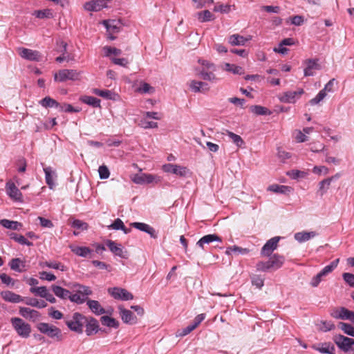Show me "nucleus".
I'll return each mask as SVG.
<instances>
[{
	"label": "nucleus",
	"instance_id": "nucleus-1",
	"mask_svg": "<svg viewBox=\"0 0 354 354\" xmlns=\"http://www.w3.org/2000/svg\"><path fill=\"white\" fill-rule=\"evenodd\" d=\"M87 321V317L80 313H74L65 317V324L68 328L78 334L83 333V328Z\"/></svg>",
	"mask_w": 354,
	"mask_h": 354
},
{
	"label": "nucleus",
	"instance_id": "nucleus-2",
	"mask_svg": "<svg viewBox=\"0 0 354 354\" xmlns=\"http://www.w3.org/2000/svg\"><path fill=\"white\" fill-rule=\"evenodd\" d=\"M10 322L18 335L23 338H27L30 336L31 326L29 324L19 317L11 318Z\"/></svg>",
	"mask_w": 354,
	"mask_h": 354
},
{
	"label": "nucleus",
	"instance_id": "nucleus-3",
	"mask_svg": "<svg viewBox=\"0 0 354 354\" xmlns=\"http://www.w3.org/2000/svg\"><path fill=\"white\" fill-rule=\"evenodd\" d=\"M131 180L134 183L138 185L150 184L152 183L158 184L161 182L162 178L158 176L144 173L135 174Z\"/></svg>",
	"mask_w": 354,
	"mask_h": 354
},
{
	"label": "nucleus",
	"instance_id": "nucleus-4",
	"mask_svg": "<svg viewBox=\"0 0 354 354\" xmlns=\"http://www.w3.org/2000/svg\"><path fill=\"white\" fill-rule=\"evenodd\" d=\"M80 73L76 70L62 69L59 71L54 75L55 81L65 82L66 80H77L80 79Z\"/></svg>",
	"mask_w": 354,
	"mask_h": 354
},
{
	"label": "nucleus",
	"instance_id": "nucleus-5",
	"mask_svg": "<svg viewBox=\"0 0 354 354\" xmlns=\"http://www.w3.org/2000/svg\"><path fill=\"white\" fill-rule=\"evenodd\" d=\"M37 328L43 334L46 335L50 338L61 337V330L54 325L48 323L41 322L37 325Z\"/></svg>",
	"mask_w": 354,
	"mask_h": 354
},
{
	"label": "nucleus",
	"instance_id": "nucleus-6",
	"mask_svg": "<svg viewBox=\"0 0 354 354\" xmlns=\"http://www.w3.org/2000/svg\"><path fill=\"white\" fill-rule=\"evenodd\" d=\"M165 172L171 173L180 177H187L191 175L189 169L184 166L174 164H165L162 166Z\"/></svg>",
	"mask_w": 354,
	"mask_h": 354
},
{
	"label": "nucleus",
	"instance_id": "nucleus-7",
	"mask_svg": "<svg viewBox=\"0 0 354 354\" xmlns=\"http://www.w3.org/2000/svg\"><path fill=\"white\" fill-rule=\"evenodd\" d=\"M17 51L21 58L28 61L40 62L42 58L41 53L38 50L20 47Z\"/></svg>",
	"mask_w": 354,
	"mask_h": 354
},
{
	"label": "nucleus",
	"instance_id": "nucleus-8",
	"mask_svg": "<svg viewBox=\"0 0 354 354\" xmlns=\"http://www.w3.org/2000/svg\"><path fill=\"white\" fill-rule=\"evenodd\" d=\"M108 292L115 299L129 301L133 299L130 292L122 288H110L108 289Z\"/></svg>",
	"mask_w": 354,
	"mask_h": 354
},
{
	"label": "nucleus",
	"instance_id": "nucleus-9",
	"mask_svg": "<svg viewBox=\"0 0 354 354\" xmlns=\"http://www.w3.org/2000/svg\"><path fill=\"white\" fill-rule=\"evenodd\" d=\"M333 340L336 345L343 351L348 352L352 350V346L354 345V339L345 337L342 335H335Z\"/></svg>",
	"mask_w": 354,
	"mask_h": 354
},
{
	"label": "nucleus",
	"instance_id": "nucleus-10",
	"mask_svg": "<svg viewBox=\"0 0 354 354\" xmlns=\"http://www.w3.org/2000/svg\"><path fill=\"white\" fill-rule=\"evenodd\" d=\"M304 93L303 88H299L296 91H288L279 97V100L283 103H295Z\"/></svg>",
	"mask_w": 354,
	"mask_h": 354
},
{
	"label": "nucleus",
	"instance_id": "nucleus-11",
	"mask_svg": "<svg viewBox=\"0 0 354 354\" xmlns=\"http://www.w3.org/2000/svg\"><path fill=\"white\" fill-rule=\"evenodd\" d=\"M6 193L15 201L23 202V195L20 190L12 182H8L6 185Z\"/></svg>",
	"mask_w": 354,
	"mask_h": 354
},
{
	"label": "nucleus",
	"instance_id": "nucleus-12",
	"mask_svg": "<svg viewBox=\"0 0 354 354\" xmlns=\"http://www.w3.org/2000/svg\"><path fill=\"white\" fill-rule=\"evenodd\" d=\"M280 239V236H274L268 240L261 249V255L266 257L270 256L272 252L277 249Z\"/></svg>",
	"mask_w": 354,
	"mask_h": 354
},
{
	"label": "nucleus",
	"instance_id": "nucleus-13",
	"mask_svg": "<svg viewBox=\"0 0 354 354\" xmlns=\"http://www.w3.org/2000/svg\"><path fill=\"white\" fill-rule=\"evenodd\" d=\"M131 225L136 229L148 234L151 238L157 239L158 235L155 229L149 224L140 222L131 223Z\"/></svg>",
	"mask_w": 354,
	"mask_h": 354
},
{
	"label": "nucleus",
	"instance_id": "nucleus-14",
	"mask_svg": "<svg viewBox=\"0 0 354 354\" xmlns=\"http://www.w3.org/2000/svg\"><path fill=\"white\" fill-rule=\"evenodd\" d=\"M131 225L136 229L148 234L151 238L157 239L158 235L155 229L149 224L140 222L131 223Z\"/></svg>",
	"mask_w": 354,
	"mask_h": 354
},
{
	"label": "nucleus",
	"instance_id": "nucleus-15",
	"mask_svg": "<svg viewBox=\"0 0 354 354\" xmlns=\"http://www.w3.org/2000/svg\"><path fill=\"white\" fill-rule=\"evenodd\" d=\"M19 314L23 317L32 322L37 321L41 317V314L39 311L26 307H20Z\"/></svg>",
	"mask_w": 354,
	"mask_h": 354
},
{
	"label": "nucleus",
	"instance_id": "nucleus-16",
	"mask_svg": "<svg viewBox=\"0 0 354 354\" xmlns=\"http://www.w3.org/2000/svg\"><path fill=\"white\" fill-rule=\"evenodd\" d=\"M106 246L115 255L123 259H127V252L123 251V248L120 244H118L113 241L108 240L106 242Z\"/></svg>",
	"mask_w": 354,
	"mask_h": 354
},
{
	"label": "nucleus",
	"instance_id": "nucleus-17",
	"mask_svg": "<svg viewBox=\"0 0 354 354\" xmlns=\"http://www.w3.org/2000/svg\"><path fill=\"white\" fill-rule=\"evenodd\" d=\"M103 24L109 33H118L122 28V24L120 20H104Z\"/></svg>",
	"mask_w": 354,
	"mask_h": 354
},
{
	"label": "nucleus",
	"instance_id": "nucleus-18",
	"mask_svg": "<svg viewBox=\"0 0 354 354\" xmlns=\"http://www.w3.org/2000/svg\"><path fill=\"white\" fill-rule=\"evenodd\" d=\"M1 296L6 301L13 304H18L24 301V297L10 290L2 291Z\"/></svg>",
	"mask_w": 354,
	"mask_h": 354
},
{
	"label": "nucleus",
	"instance_id": "nucleus-19",
	"mask_svg": "<svg viewBox=\"0 0 354 354\" xmlns=\"http://www.w3.org/2000/svg\"><path fill=\"white\" fill-rule=\"evenodd\" d=\"M214 241L222 242V239L216 234H210L203 236L196 243V245L204 250L205 244H209Z\"/></svg>",
	"mask_w": 354,
	"mask_h": 354
},
{
	"label": "nucleus",
	"instance_id": "nucleus-20",
	"mask_svg": "<svg viewBox=\"0 0 354 354\" xmlns=\"http://www.w3.org/2000/svg\"><path fill=\"white\" fill-rule=\"evenodd\" d=\"M312 348L322 353L335 354V347L330 343L324 342L312 345Z\"/></svg>",
	"mask_w": 354,
	"mask_h": 354
},
{
	"label": "nucleus",
	"instance_id": "nucleus-21",
	"mask_svg": "<svg viewBox=\"0 0 354 354\" xmlns=\"http://www.w3.org/2000/svg\"><path fill=\"white\" fill-rule=\"evenodd\" d=\"M84 326H86V333L88 336L97 333L99 330L98 322L92 317H87V321Z\"/></svg>",
	"mask_w": 354,
	"mask_h": 354
},
{
	"label": "nucleus",
	"instance_id": "nucleus-22",
	"mask_svg": "<svg viewBox=\"0 0 354 354\" xmlns=\"http://www.w3.org/2000/svg\"><path fill=\"white\" fill-rule=\"evenodd\" d=\"M120 315L122 318V320L126 323L129 324H133L136 322V317L133 315V313L129 310H127L122 307H119Z\"/></svg>",
	"mask_w": 354,
	"mask_h": 354
},
{
	"label": "nucleus",
	"instance_id": "nucleus-23",
	"mask_svg": "<svg viewBox=\"0 0 354 354\" xmlns=\"http://www.w3.org/2000/svg\"><path fill=\"white\" fill-rule=\"evenodd\" d=\"M45 173L46 183L50 189H53L55 185V180L57 177L55 171L50 167H46L44 168Z\"/></svg>",
	"mask_w": 354,
	"mask_h": 354
},
{
	"label": "nucleus",
	"instance_id": "nucleus-24",
	"mask_svg": "<svg viewBox=\"0 0 354 354\" xmlns=\"http://www.w3.org/2000/svg\"><path fill=\"white\" fill-rule=\"evenodd\" d=\"M86 304L90 310L97 315H100L109 313L102 307L98 301L88 299Z\"/></svg>",
	"mask_w": 354,
	"mask_h": 354
},
{
	"label": "nucleus",
	"instance_id": "nucleus-25",
	"mask_svg": "<svg viewBox=\"0 0 354 354\" xmlns=\"http://www.w3.org/2000/svg\"><path fill=\"white\" fill-rule=\"evenodd\" d=\"M189 87L192 89V91L195 93H205L208 91L209 89V87L207 83L196 80H192L190 82Z\"/></svg>",
	"mask_w": 354,
	"mask_h": 354
},
{
	"label": "nucleus",
	"instance_id": "nucleus-26",
	"mask_svg": "<svg viewBox=\"0 0 354 354\" xmlns=\"http://www.w3.org/2000/svg\"><path fill=\"white\" fill-rule=\"evenodd\" d=\"M317 235V233L314 231H311V232L303 231V232L295 233L294 235V238L299 243H303V242H306V241L310 240V239L315 237Z\"/></svg>",
	"mask_w": 354,
	"mask_h": 354
},
{
	"label": "nucleus",
	"instance_id": "nucleus-27",
	"mask_svg": "<svg viewBox=\"0 0 354 354\" xmlns=\"http://www.w3.org/2000/svg\"><path fill=\"white\" fill-rule=\"evenodd\" d=\"M305 64L306 65L304 68L305 76H313L314 75V71L319 69V66L315 59H308Z\"/></svg>",
	"mask_w": 354,
	"mask_h": 354
},
{
	"label": "nucleus",
	"instance_id": "nucleus-28",
	"mask_svg": "<svg viewBox=\"0 0 354 354\" xmlns=\"http://www.w3.org/2000/svg\"><path fill=\"white\" fill-rule=\"evenodd\" d=\"M215 71L207 70L205 68H200L198 70V75L204 80L214 82L217 80L214 72Z\"/></svg>",
	"mask_w": 354,
	"mask_h": 354
},
{
	"label": "nucleus",
	"instance_id": "nucleus-29",
	"mask_svg": "<svg viewBox=\"0 0 354 354\" xmlns=\"http://www.w3.org/2000/svg\"><path fill=\"white\" fill-rule=\"evenodd\" d=\"M249 39L245 38L239 34H234L229 37L228 42L232 46H244Z\"/></svg>",
	"mask_w": 354,
	"mask_h": 354
},
{
	"label": "nucleus",
	"instance_id": "nucleus-30",
	"mask_svg": "<svg viewBox=\"0 0 354 354\" xmlns=\"http://www.w3.org/2000/svg\"><path fill=\"white\" fill-rule=\"evenodd\" d=\"M51 288L54 294L62 299H68L70 297L71 292L61 286L53 285Z\"/></svg>",
	"mask_w": 354,
	"mask_h": 354
},
{
	"label": "nucleus",
	"instance_id": "nucleus-31",
	"mask_svg": "<svg viewBox=\"0 0 354 354\" xmlns=\"http://www.w3.org/2000/svg\"><path fill=\"white\" fill-rule=\"evenodd\" d=\"M9 266L11 270L18 272H22L25 267V263L19 258H14L10 260Z\"/></svg>",
	"mask_w": 354,
	"mask_h": 354
},
{
	"label": "nucleus",
	"instance_id": "nucleus-32",
	"mask_svg": "<svg viewBox=\"0 0 354 354\" xmlns=\"http://www.w3.org/2000/svg\"><path fill=\"white\" fill-rule=\"evenodd\" d=\"M346 311H348V309L344 307L335 308L330 312V316L335 319L347 320V318L349 317L347 315Z\"/></svg>",
	"mask_w": 354,
	"mask_h": 354
},
{
	"label": "nucleus",
	"instance_id": "nucleus-33",
	"mask_svg": "<svg viewBox=\"0 0 354 354\" xmlns=\"http://www.w3.org/2000/svg\"><path fill=\"white\" fill-rule=\"evenodd\" d=\"M232 252H234L235 254L245 255L250 252V250L248 248H243L237 245L227 247L225 250V254L229 256Z\"/></svg>",
	"mask_w": 354,
	"mask_h": 354
},
{
	"label": "nucleus",
	"instance_id": "nucleus-34",
	"mask_svg": "<svg viewBox=\"0 0 354 354\" xmlns=\"http://www.w3.org/2000/svg\"><path fill=\"white\" fill-rule=\"evenodd\" d=\"M0 224L7 229L19 230L22 227V224L17 221H10L8 219H2L0 221Z\"/></svg>",
	"mask_w": 354,
	"mask_h": 354
},
{
	"label": "nucleus",
	"instance_id": "nucleus-35",
	"mask_svg": "<svg viewBox=\"0 0 354 354\" xmlns=\"http://www.w3.org/2000/svg\"><path fill=\"white\" fill-rule=\"evenodd\" d=\"M24 302L28 306H31L38 308H44L47 306V303L45 301H39L35 298H24Z\"/></svg>",
	"mask_w": 354,
	"mask_h": 354
},
{
	"label": "nucleus",
	"instance_id": "nucleus-36",
	"mask_svg": "<svg viewBox=\"0 0 354 354\" xmlns=\"http://www.w3.org/2000/svg\"><path fill=\"white\" fill-rule=\"evenodd\" d=\"M100 321L104 326L114 328L119 327V322L109 316L104 315L101 317Z\"/></svg>",
	"mask_w": 354,
	"mask_h": 354
},
{
	"label": "nucleus",
	"instance_id": "nucleus-37",
	"mask_svg": "<svg viewBox=\"0 0 354 354\" xmlns=\"http://www.w3.org/2000/svg\"><path fill=\"white\" fill-rule=\"evenodd\" d=\"M70 248L74 254L82 257H86L91 252V250L88 247L71 246Z\"/></svg>",
	"mask_w": 354,
	"mask_h": 354
},
{
	"label": "nucleus",
	"instance_id": "nucleus-38",
	"mask_svg": "<svg viewBox=\"0 0 354 354\" xmlns=\"http://www.w3.org/2000/svg\"><path fill=\"white\" fill-rule=\"evenodd\" d=\"M334 178H337V176L335 175V176L326 178L319 183V192H320L321 196H323L329 189L331 182Z\"/></svg>",
	"mask_w": 354,
	"mask_h": 354
},
{
	"label": "nucleus",
	"instance_id": "nucleus-39",
	"mask_svg": "<svg viewBox=\"0 0 354 354\" xmlns=\"http://www.w3.org/2000/svg\"><path fill=\"white\" fill-rule=\"evenodd\" d=\"M39 104L45 108L55 107L59 109L60 104L49 96H46L39 101Z\"/></svg>",
	"mask_w": 354,
	"mask_h": 354
},
{
	"label": "nucleus",
	"instance_id": "nucleus-40",
	"mask_svg": "<svg viewBox=\"0 0 354 354\" xmlns=\"http://www.w3.org/2000/svg\"><path fill=\"white\" fill-rule=\"evenodd\" d=\"M223 135H227L232 140V141L237 146V147H241L245 144L243 140L241 138V137L237 134H235L233 132H231L228 130H225V132H223Z\"/></svg>",
	"mask_w": 354,
	"mask_h": 354
},
{
	"label": "nucleus",
	"instance_id": "nucleus-41",
	"mask_svg": "<svg viewBox=\"0 0 354 354\" xmlns=\"http://www.w3.org/2000/svg\"><path fill=\"white\" fill-rule=\"evenodd\" d=\"M269 259L271 261L273 270H277L281 268L284 262V258L277 254H274Z\"/></svg>",
	"mask_w": 354,
	"mask_h": 354
},
{
	"label": "nucleus",
	"instance_id": "nucleus-42",
	"mask_svg": "<svg viewBox=\"0 0 354 354\" xmlns=\"http://www.w3.org/2000/svg\"><path fill=\"white\" fill-rule=\"evenodd\" d=\"M32 15L39 19H50L53 17V12L50 9L35 10Z\"/></svg>",
	"mask_w": 354,
	"mask_h": 354
},
{
	"label": "nucleus",
	"instance_id": "nucleus-43",
	"mask_svg": "<svg viewBox=\"0 0 354 354\" xmlns=\"http://www.w3.org/2000/svg\"><path fill=\"white\" fill-rule=\"evenodd\" d=\"M250 111L257 115H266L271 114V111L270 110L260 105H254L250 106Z\"/></svg>",
	"mask_w": 354,
	"mask_h": 354
},
{
	"label": "nucleus",
	"instance_id": "nucleus-44",
	"mask_svg": "<svg viewBox=\"0 0 354 354\" xmlns=\"http://www.w3.org/2000/svg\"><path fill=\"white\" fill-rule=\"evenodd\" d=\"M10 236V239L15 240L16 242L21 245H26L28 246H32L33 245L32 242L27 240L23 235L17 234L16 233H11Z\"/></svg>",
	"mask_w": 354,
	"mask_h": 354
},
{
	"label": "nucleus",
	"instance_id": "nucleus-45",
	"mask_svg": "<svg viewBox=\"0 0 354 354\" xmlns=\"http://www.w3.org/2000/svg\"><path fill=\"white\" fill-rule=\"evenodd\" d=\"M196 17L201 22L209 21L214 19L213 15L208 10L197 12Z\"/></svg>",
	"mask_w": 354,
	"mask_h": 354
},
{
	"label": "nucleus",
	"instance_id": "nucleus-46",
	"mask_svg": "<svg viewBox=\"0 0 354 354\" xmlns=\"http://www.w3.org/2000/svg\"><path fill=\"white\" fill-rule=\"evenodd\" d=\"M339 261V259L334 260L329 265L325 266L319 272L323 277L326 276L327 274L330 273L335 268H337Z\"/></svg>",
	"mask_w": 354,
	"mask_h": 354
},
{
	"label": "nucleus",
	"instance_id": "nucleus-47",
	"mask_svg": "<svg viewBox=\"0 0 354 354\" xmlns=\"http://www.w3.org/2000/svg\"><path fill=\"white\" fill-rule=\"evenodd\" d=\"M82 100L84 103L91 105L93 107L100 106V100L97 97L93 96H84Z\"/></svg>",
	"mask_w": 354,
	"mask_h": 354
},
{
	"label": "nucleus",
	"instance_id": "nucleus-48",
	"mask_svg": "<svg viewBox=\"0 0 354 354\" xmlns=\"http://www.w3.org/2000/svg\"><path fill=\"white\" fill-rule=\"evenodd\" d=\"M224 69L227 71L231 72L234 74H239L241 75L244 73L242 67L236 66L234 64H231L229 63L225 64Z\"/></svg>",
	"mask_w": 354,
	"mask_h": 354
},
{
	"label": "nucleus",
	"instance_id": "nucleus-49",
	"mask_svg": "<svg viewBox=\"0 0 354 354\" xmlns=\"http://www.w3.org/2000/svg\"><path fill=\"white\" fill-rule=\"evenodd\" d=\"M257 270L261 272H266L270 270H273L271 261L268 259L266 261H259L256 266Z\"/></svg>",
	"mask_w": 354,
	"mask_h": 354
},
{
	"label": "nucleus",
	"instance_id": "nucleus-50",
	"mask_svg": "<svg viewBox=\"0 0 354 354\" xmlns=\"http://www.w3.org/2000/svg\"><path fill=\"white\" fill-rule=\"evenodd\" d=\"M30 291L41 297L44 298L46 296L48 290L46 286H40V287H32L30 289Z\"/></svg>",
	"mask_w": 354,
	"mask_h": 354
},
{
	"label": "nucleus",
	"instance_id": "nucleus-51",
	"mask_svg": "<svg viewBox=\"0 0 354 354\" xmlns=\"http://www.w3.org/2000/svg\"><path fill=\"white\" fill-rule=\"evenodd\" d=\"M74 286L77 288L76 291L84 297H86L92 294V290L88 286L78 283L75 284Z\"/></svg>",
	"mask_w": 354,
	"mask_h": 354
},
{
	"label": "nucleus",
	"instance_id": "nucleus-52",
	"mask_svg": "<svg viewBox=\"0 0 354 354\" xmlns=\"http://www.w3.org/2000/svg\"><path fill=\"white\" fill-rule=\"evenodd\" d=\"M139 126L145 129H155L158 127V123L152 121H148L145 118L140 120Z\"/></svg>",
	"mask_w": 354,
	"mask_h": 354
},
{
	"label": "nucleus",
	"instance_id": "nucleus-53",
	"mask_svg": "<svg viewBox=\"0 0 354 354\" xmlns=\"http://www.w3.org/2000/svg\"><path fill=\"white\" fill-rule=\"evenodd\" d=\"M40 265L41 267L46 266L50 268L60 270L62 271L65 270V267L64 265H62L60 263L55 262V261H50V262L46 261L44 263H41Z\"/></svg>",
	"mask_w": 354,
	"mask_h": 354
},
{
	"label": "nucleus",
	"instance_id": "nucleus-54",
	"mask_svg": "<svg viewBox=\"0 0 354 354\" xmlns=\"http://www.w3.org/2000/svg\"><path fill=\"white\" fill-rule=\"evenodd\" d=\"M72 302H75L77 304H82L84 303L85 301L87 302V297H82L80 294H79L77 292L75 294H71L70 293V297L68 298Z\"/></svg>",
	"mask_w": 354,
	"mask_h": 354
},
{
	"label": "nucleus",
	"instance_id": "nucleus-55",
	"mask_svg": "<svg viewBox=\"0 0 354 354\" xmlns=\"http://www.w3.org/2000/svg\"><path fill=\"white\" fill-rule=\"evenodd\" d=\"M268 190L275 193L285 194L290 190V187L285 185H272L268 187Z\"/></svg>",
	"mask_w": 354,
	"mask_h": 354
},
{
	"label": "nucleus",
	"instance_id": "nucleus-56",
	"mask_svg": "<svg viewBox=\"0 0 354 354\" xmlns=\"http://www.w3.org/2000/svg\"><path fill=\"white\" fill-rule=\"evenodd\" d=\"M339 328L347 335L354 337V327L349 324L340 322Z\"/></svg>",
	"mask_w": 354,
	"mask_h": 354
},
{
	"label": "nucleus",
	"instance_id": "nucleus-57",
	"mask_svg": "<svg viewBox=\"0 0 354 354\" xmlns=\"http://www.w3.org/2000/svg\"><path fill=\"white\" fill-rule=\"evenodd\" d=\"M93 93L105 99H112L113 93L109 90L93 89Z\"/></svg>",
	"mask_w": 354,
	"mask_h": 354
},
{
	"label": "nucleus",
	"instance_id": "nucleus-58",
	"mask_svg": "<svg viewBox=\"0 0 354 354\" xmlns=\"http://www.w3.org/2000/svg\"><path fill=\"white\" fill-rule=\"evenodd\" d=\"M103 49L105 53V55L107 57L110 56L111 54L119 55L122 53V50L120 49L115 47L104 46Z\"/></svg>",
	"mask_w": 354,
	"mask_h": 354
},
{
	"label": "nucleus",
	"instance_id": "nucleus-59",
	"mask_svg": "<svg viewBox=\"0 0 354 354\" xmlns=\"http://www.w3.org/2000/svg\"><path fill=\"white\" fill-rule=\"evenodd\" d=\"M100 179H107L110 176V172L106 165H101L98 169Z\"/></svg>",
	"mask_w": 354,
	"mask_h": 354
},
{
	"label": "nucleus",
	"instance_id": "nucleus-60",
	"mask_svg": "<svg viewBox=\"0 0 354 354\" xmlns=\"http://www.w3.org/2000/svg\"><path fill=\"white\" fill-rule=\"evenodd\" d=\"M326 96V93H324V91H320L314 98L310 100L309 102L311 105H316L323 100Z\"/></svg>",
	"mask_w": 354,
	"mask_h": 354
},
{
	"label": "nucleus",
	"instance_id": "nucleus-61",
	"mask_svg": "<svg viewBox=\"0 0 354 354\" xmlns=\"http://www.w3.org/2000/svg\"><path fill=\"white\" fill-rule=\"evenodd\" d=\"M71 226L75 229L84 230L88 228V224L80 220L75 219L72 222Z\"/></svg>",
	"mask_w": 354,
	"mask_h": 354
},
{
	"label": "nucleus",
	"instance_id": "nucleus-62",
	"mask_svg": "<svg viewBox=\"0 0 354 354\" xmlns=\"http://www.w3.org/2000/svg\"><path fill=\"white\" fill-rule=\"evenodd\" d=\"M153 88L148 83H142L141 87L137 88V91L141 93H149L153 91Z\"/></svg>",
	"mask_w": 354,
	"mask_h": 354
},
{
	"label": "nucleus",
	"instance_id": "nucleus-63",
	"mask_svg": "<svg viewBox=\"0 0 354 354\" xmlns=\"http://www.w3.org/2000/svg\"><path fill=\"white\" fill-rule=\"evenodd\" d=\"M342 277L345 282L350 286L354 287V274L348 272H345L342 274Z\"/></svg>",
	"mask_w": 354,
	"mask_h": 354
},
{
	"label": "nucleus",
	"instance_id": "nucleus-64",
	"mask_svg": "<svg viewBox=\"0 0 354 354\" xmlns=\"http://www.w3.org/2000/svg\"><path fill=\"white\" fill-rule=\"evenodd\" d=\"M252 283L258 288H261L264 284V280L260 276H254L252 278Z\"/></svg>",
	"mask_w": 354,
	"mask_h": 354
}]
</instances>
